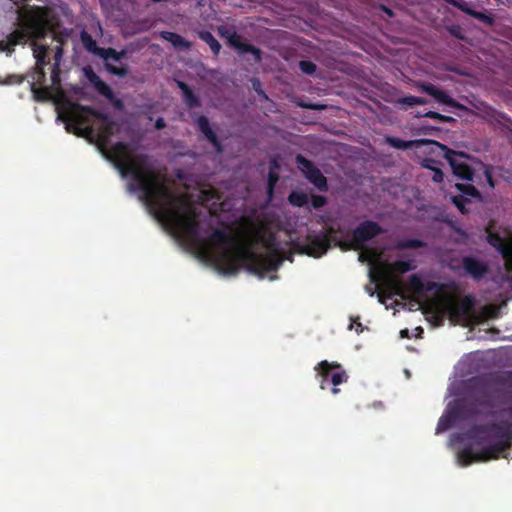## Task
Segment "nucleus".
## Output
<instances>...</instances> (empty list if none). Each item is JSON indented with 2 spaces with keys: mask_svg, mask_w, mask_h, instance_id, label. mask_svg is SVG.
<instances>
[{
  "mask_svg": "<svg viewBox=\"0 0 512 512\" xmlns=\"http://www.w3.org/2000/svg\"><path fill=\"white\" fill-rule=\"evenodd\" d=\"M107 158L121 177L131 176L130 192H140V199L150 213L169 226L198 254L223 275H236L241 268L263 276L276 270L281 260L273 254H257L225 229L215 228L208 239L200 233V211L187 196L172 191L165 174L149 165L146 154H133L125 142H116Z\"/></svg>",
  "mask_w": 512,
  "mask_h": 512,
  "instance_id": "f257e3e1",
  "label": "nucleus"
},
{
  "mask_svg": "<svg viewBox=\"0 0 512 512\" xmlns=\"http://www.w3.org/2000/svg\"><path fill=\"white\" fill-rule=\"evenodd\" d=\"M465 435L482 448L475 452L472 445H465L458 451L457 458L462 466L496 460L504 456L512 446V426L506 423L474 425Z\"/></svg>",
  "mask_w": 512,
  "mask_h": 512,
  "instance_id": "f03ea898",
  "label": "nucleus"
},
{
  "mask_svg": "<svg viewBox=\"0 0 512 512\" xmlns=\"http://www.w3.org/2000/svg\"><path fill=\"white\" fill-rule=\"evenodd\" d=\"M97 112L98 110L91 106L68 102L66 111L62 114L66 130L79 137H91L95 129L90 124V118H95Z\"/></svg>",
  "mask_w": 512,
  "mask_h": 512,
  "instance_id": "7ed1b4c3",
  "label": "nucleus"
},
{
  "mask_svg": "<svg viewBox=\"0 0 512 512\" xmlns=\"http://www.w3.org/2000/svg\"><path fill=\"white\" fill-rule=\"evenodd\" d=\"M389 288L394 295L401 297L403 300L410 299L417 304L418 299L423 297L425 293L439 289V284L434 281L424 283L422 277L415 273L408 277L406 285L400 279H389Z\"/></svg>",
  "mask_w": 512,
  "mask_h": 512,
  "instance_id": "20e7f679",
  "label": "nucleus"
},
{
  "mask_svg": "<svg viewBox=\"0 0 512 512\" xmlns=\"http://www.w3.org/2000/svg\"><path fill=\"white\" fill-rule=\"evenodd\" d=\"M384 233V229L379 223L373 220L362 221L351 233L350 240L339 241V247L343 251L348 250H364L365 244Z\"/></svg>",
  "mask_w": 512,
  "mask_h": 512,
  "instance_id": "39448f33",
  "label": "nucleus"
},
{
  "mask_svg": "<svg viewBox=\"0 0 512 512\" xmlns=\"http://www.w3.org/2000/svg\"><path fill=\"white\" fill-rule=\"evenodd\" d=\"M316 377L320 378V388L327 389L332 385L331 392L337 395L340 392L339 385L346 383L349 376L345 369L338 362L320 361L315 366Z\"/></svg>",
  "mask_w": 512,
  "mask_h": 512,
  "instance_id": "423d86ee",
  "label": "nucleus"
},
{
  "mask_svg": "<svg viewBox=\"0 0 512 512\" xmlns=\"http://www.w3.org/2000/svg\"><path fill=\"white\" fill-rule=\"evenodd\" d=\"M486 240L503 258L507 272L512 273V234L502 236L494 230V221H490L485 228Z\"/></svg>",
  "mask_w": 512,
  "mask_h": 512,
  "instance_id": "0eeeda50",
  "label": "nucleus"
},
{
  "mask_svg": "<svg viewBox=\"0 0 512 512\" xmlns=\"http://www.w3.org/2000/svg\"><path fill=\"white\" fill-rule=\"evenodd\" d=\"M294 246L300 253L319 258L329 250L330 243L326 234L309 233L304 241L295 242Z\"/></svg>",
  "mask_w": 512,
  "mask_h": 512,
  "instance_id": "6e6552de",
  "label": "nucleus"
},
{
  "mask_svg": "<svg viewBox=\"0 0 512 512\" xmlns=\"http://www.w3.org/2000/svg\"><path fill=\"white\" fill-rule=\"evenodd\" d=\"M434 143L439 145L441 149L445 151V158L448 160L453 174L456 177L462 180L474 181V170L467 163L466 159L468 157L465 153L453 151L438 142Z\"/></svg>",
  "mask_w": 512,
  "mask_h": 512,
  "instance_id": "1a4fd4ad",
  "label": "nucleus"
},
{
  "mask_svg": "<svg viewBox=\"0 0 512 512\" xmlns=\"http://www.w3.org/2000/svg\"><path fill=\"white\" fill-rule=\"evenodd\" d=\"M84 75L95 90L105 97L116 110L122 111L124 109V103L121 99L116 98L112 88L106 84L92 69L88 66L84 68Z\"/></svg>",
  "mask_w": 512,
  "mask_h": 512,
  "instance_id": "9d476101",
  "label": "nucleus"
},
{
  "mask_svg": "<svg viewBox=\"0 0 512 512\" xmlns=\"http://www.w3.org/2000/svg\"><path fill=\"white\" fill-rule=\"evenodd\" d=\"M24 31L28 32L31 41L44 38L47 33L46 19L43 8H37L36 12L28 13L24 19Z\"/></svg>",
  "mask_w": 512,
  "mask_h": 512,
  "instance_id": "9b49d317",
  "label": "nucleus"
},
{
  "mask_svg": "<svg viewBox=\"0 0 512 512\" xmlns=\"http://www.w3.org/2000/svg\"><path fill=\"white\" fill-rule=\"evenodd\" d=\"M221 36L225 37L229 44L238 50L239 53H251L256 62H260L262 59V52L256 46L250 43H244L241 41V36L236 31L230 29H220Z\"/></svg>",
  "mask_w": 512,
  "mask_h": 512,
  "instance_id": "f8f14e48",
  "label": "nucleus"
},
{
  "mask_svg": "<svg viewBox=\"0 0 512 512\" xmlns=\"http://www.w3.org/2000/svg\"><path fill=\"white\" fill-rule=\"evenodd\" d=\"M95 118L98 120L97 138L102 145H106L110 138L118 132L119 125L108 114L99 110L95 113Z\"/></svg>",
  "mask_w": 512,
  "mask_h": 512,
  "instance_id": "ddd939ff",
  "label": "nucleus"
},
{
  "mask_svg": "<svg viewBox=\"0 0 512 512\" xmlns=\"http://www.w3.org/2000/svg\"><path fill=\"white\" fill-rule=\"evenodd\" d=\"M461 262L465 273L476 281L483 279L489 273L488 265L474 256H464Z\"/></svg>",
  "mask_w": 512,
  "mask_h": 512,
  "instance_id": "4468645a",
  "label": "nucleus"
},
{
  "mask_svg": "<svg viewBox=\"0 0 512 512\" xmlns=\"http://www.w3.org/2000/svg\"><path fill=\"white\" fill-rule=\"evenodd\" d=\"M417 88L421 90L422 92H425L426 94L432 96L435 98L438 102L448 105L450 107L458 108V109H465V106L457 102L454 98L449 96L447 92L437 88L434 84L428 83V82H419L417 84Z\"/></svg>",
  "mask_w": 512,
  "mask_h": 512,
  "instance_id": "2eb2a0df",
  "label": "nucleus"
},
{
  "mask_svg": "<svg viewBox=\"0 0 512 512\" xmlns=\"http://www.w3.org/2000/svg\"><path fill=\"white\" fill-rule=\"evenodd\" d=\"M448 408L457 422L472 419L478 414L475 405L466 400H457L454 403H450Z\"/></svg>",
  "mask_w": 512,
  "mask_h": 512,
  "instance_id": "dca6fc26",
  "label": "nucleus"
},
{
  "mask_svg": "<svg viewBox=\"0 0 512 512\" xmlns=\"http://www.w3.org/2000/svg\"><path fill=\"white\" fill-rule=\"evenodd\" d=\"M98 56L104 59L105 61H108L109 59H112L114 61H119V57L117 55V50L114 48H102L99 50ZM106 70L112 74L119 77H125L129 73V69L126 66H114L108 62L105 63Z\"/></svg>",
  "mask_w": 512,
  "mask_h": 512,
  "instance_id": "f3484780",
  "label": "nucleus"
},
{
  "mask_svg": "<svg viewBox=\"0 0 512 512\" xmlns=\"http://www.w3.org/2000/svg\"><path fill=\"white\" fill-rule=\"evenodd\" d=\"M475 300L471 295H466L458 302L450 305V313L453 317L469 318L473 312Z\"/></svg>",
  "mask_w": 512,
  "mask_h": 512,
  "instance_id": "a211bd4d",
  "label": "nucleus"
},
{
  "mask_svg": "<svg viewBox=\"0 0 512 512\" xmlns=\"http://www.w3.org/2000/svg\"><path fill=\"white\" fill-rule=\"evenodd\" d=\"M196 124L198 129L204 134L205 138L212 144L215 150L221 153L223 151L222 144L216 133L210 127L208 118L204 115H201L197 118Z\"/></svg>",
  "mask_w": 512,
  "mask_h": 512,
  "instance_id": "6ab92c4d",
  "label": "nucleus"
},
{
  "mask_svg": "<svg viewBox=\"0 0 512 512\" xmlns=\"http://www.w3.org/2000/svg\"><path fill=\"white\" fill-rule=\"evenodd\" d=\"M416 269L414 260H396L386 266V269L382 271L385 277H390L391 274H405Z\"/></svg>",
  "mask_w": 512,
  "mask_h": 512,
  "instance_id": "aec40b11",
  "label": "nucleus"
},
{
  "mask_svg": "<svg viewBox=\"0 0 512 512\" xmlns=\"http://www.w3.org/2000/svg\"><path fill=\"white\" fill-rule=\"evenodd\" d=\"M177 87L182 92V98L183 102L186 105L187 108H199L201 107V100L200 98L193 92V90L190 88V86L183 82V81H176Z\"/></svg>",
  "mask_w": 512,
  "mask_h": 512,
  "instance_id": "412c9836",
  "label": "nucleus"
},
{
  "mask_svg": "<svg viewBox=\"0 0 512 512\" xmlns=\"http://www.w3.org/2000/svg\"><path fill=\"white\" fill-rule=\"evenodd\" d=\"M385 142L390 147H393L395 149L406 150V149H412V148H419L422 145L428 143L429 141L424 140V139L408 140L407 141V140H403V139H400V138H397L394 136H386Z\"/></svg>",
  "mask_w": 512,
  "mask_h": 512,
  "instance_id": "4be33fe9",
  "label": "nucleus"
},
{
  "mask_svg": "<svg viewBox=\"0 0 512 512\" xmlns=\"http://www.w3.org/2000/svg\"><path fill=\"white\" fill-rule=\"evenodd\" d=\"M33 56L36 59L37 68L41 69V66H46L49 63V47L47 45L38 44L36 41L30 43Z\"/></svg>",
  "mask_w": 512,
  "mask_h": 512,
  "instance_id": "5701e85b",
  "label": "nucleus"
},
{
  "mask_svg": "<svg viewBox=\"0 0 512 512\" xmlns=\"http://www.w3.org/2000/svg\"><path fill=\"white\" fill-rule=\"evenodd\" d=\"M160 37L163 40L170 42L175 48L187 50L191 47V43L189 41H187L181 35L175 32L162 31L160 32Z\"/></svg>",
  "mask_w": 512,
  "mask_h": 512,
  "instance_id": "b1692460",
  "label": "nucleus"
},
{
  "mask_svg": "<svg viewBox=\"0 0 512 512\" xmlns=\"http://www.w3.org/2000/svg\"><path fill=\"white\" fill-rule=\"evenodd\" d=\"M295 162H296L297 168L302 172V174L305 176L306 179L313 172H315V169L318 168L315 166V164L311 160L307 159L306 157H304L301 154L296 155Z\"/></svg>",
  "mask_w": 512,
  "mask_h": 512,
  "instance_id": "393cba45",
  "label": "nucleus"
},
{
  "mask_svg": "<svg viewBox=\"0 0 512 512\" xmlns=\"http://www.w3.org/2000/svg\"><path fill=\"white\" fill-rule=\"evenodd\" d=\"M307 180L321 192H326L329 189L327 178L322 174L319 168L315 169V172H313Z\"/></svg>",
  "mask_w": 512,
  "mask_h": 512,
  "instance_id": "a878e982",
  "label": "nucleus"
},
{
  "mask_svg": "<svg viewBox=\"0 0 512 512\" xmlns=\"http://www.w3.org/2000/svg\"><path fill=\"white\" fill-rule=\"evenodd\" d=\"M426 246V242L417 238L401 239L394 245L396 250L418 249Z\"/></svg>",
  "mask_w": 512,
  "mask_h": 512,
  "instance_id": "bb28decb",
  "label": "nucleus"
},
{
  "mask_svg": "<svg viewBox=\"0 0 512 512\" xmlns=\"http://www.w3.org/2000/svg\"><path fill=\"white\" fill-rule=\"evenodd\" d=\"M451 410L447 407L445 414L439 419L436 427V434L442 433L450 429L456 423Z\"/></svg>",
  "mask_w": 512,
  "mask_h": 512,
  "instance_id": "cd10ccee",
  "label": "nucleus"
},
{
  "mask_svg": "<svg viewBox=\"0 0 512 512\" xmlns=\"http://www.w3.org/2000/svg\"><path fill=\"white\" fill-rule=\"evenodd\" d=\"M80 40L82 45L88 52L98 56L99 50H101L102 48L97 46L96 41L86 30H82L80 32Z\"/></svg>",
  "mask_w": 512,
  "mask_h": 512,
  "instance_id": "c85d7f7f",
  "label": "nucleus"
},
{
  "mask_svg": "<svg viewBox=\"0 0 512 512\" xmlns=\"http://www.w3.org/2000/svg\"><path fill=\"white\" fill-rule=\"evenodd\" d=\"M395 103L399 105L403 109H407L408 107H412L414 105H424L428 103V100L422 97L418 96H404L401 98H398Z\"/></svg>",
  "mask_w": 512,
  "mask_h": 512,
  "instance_id": "c756f323",
  "label": "nucleus"
},
{
  "mask_svg": "<svg viewBox=\"0 0 512 512\" xmlns=\"http://www.w3.org/2000/svg\"><path fill=\"white\" fill-rule=\"evenodd\" d=\"M288 202L294 207H308V195L302 191H292L288 196Z\"/></svg>",
  "mask_w": 512,
  "mask_h": 512,
  "instance_id": "7c9ffc66",
  "label": "nucleus"
},
{
  "mask_svg": "<svg viewBox=\"0 0 512 512\" xmlns=\"http://www.w3.org/2000/svg\"><path fill=\"white\" fill-rule=\"evenodd\" d=\"M198 36L199 38L204 41L205 43H207L211 49V51L215 54V55H218L220 50H221V45L220 43L218 42V40L214 37V35L209 32V31H200L198 33Z\"/></svg>",
  "mask_w": 512,
  "mask_h": 512,
  "instance_id": "2f4dec72",
  "label": "nucleus"
},
{
  "mask_svg": "<svg viewBox=\"0 0 512 512\" xmlns=\"http://www.w3.org/2000/svg\"><path fill=\"white\" fill-rule=\"evenodd\" d=\"M28 39V32L23 29H16L7 36V43L11 47L26 42Z\"/></svg>",
  "mask_w": 512,
  "mask_h": 512,
  "instance_id": "473e14b6",
  "label": "nucleus"
},
{
  "mask_svg": "<svg viewBox=\"0 0 512 512\" xmlns=\"http://www.w3.org/2000/svg\"><path fill=\"white\" fill-rule=\"evenodd\" d=\"M459 191L474 198L480 197L479 191L471 184H456Z\"/></svg>",
  "mask_w": 512,
  "mask_h": 512,
  "instance_id": "72a5a7b5",
  "label": "nucleus"
},
{
  "mask_svg": "<svg viewBox=\"0 0 512 512\" xmlns=\"http://www.w3.org/2000/svg\"><path fill=\"white\" fill-rule=\"evenodd\" d=\"M31 91L35 100L44 101L48 98V92L46 88H39L35 82L31 83Z\"/></svg>",
  "mask_w": 512,
  "mask_h": 512,
  "instance_id": "f704fd0d",
  "label": "nucleus"
},
{
  "mask_svg": "<svg viewBox=\"0 0 512 512\" xmlns=\"http://www.w3.org/2000/svg\"><path fill=\"white\" fill-rule=\"evenodd\" d=\"M279 180L277 171L269 170L268 181H267V193L271 196L274 192V188Z\"/></svg>",
  "mask_w": 512,
  "mask_h": 512,
  "instance_id": "c9c22d12",
  "label": "nucleus"
},
{
  "mask_svg": "<svg viewBox=\"0 0 512 512\" xmlns=\"http://www.w3.org/2000/svg\"><path fill=\"white\" fill-rule=\"evenodd\" d=\"M323 234H326L328 239H329V243L331 244V241L335 242V245L339 246V241H341L340 239H338L335 234L337 233H340V234H343V231L340 227L338 228H335L333 226H329L327 228V230L325 232H322Z\"/></svg>",
  "mask_w": 512,
  "mask_h": 512,
  "instance_id": "e433bc0d",
  "label": "nucleus"
},
{
  "mask_svg": "<svg viewBox=\"0 0 512 512\" xmlns=\"http://www.w3.org/2000/svg\"><path fill=\"white\" fill-rule=\"evenodd\" d=\"M299 68L303 73L308 74V75L314 74L317 69L316 64L310 60L300 61Z\"/></svg>",
  "mask_w": 512,
  "mask_h": 512,
  "instance_id": "4c0bfd02",
  "label": "nucleus"
},
{
  "mask_svg": "<svg viewBox=\"0 0 512 512\" xmlns=\"http://www.w3.org/2000/svg\"><path fill=\"white\" fill-rule=\"evenodd\" d=\"M310 203L312 208L320 209L328 203V200L323 195H312Z\"/></svg>",
  "mask_w": 512,
  "mask_h": 512,
  "instance_id": "58836bf2",
  "label": "nucleus"
},
{
  "mask_svg": "<svg viewBox=\"0 0 512 512\" xmlns=\"http://www.w3.org/2000/svg\"><path fill=\"white\" fill-rule=\"evenodd\" d=\"M468 15L483 22V23H486V24L492 23V18L490 16L484 14L483 12H479V11L472 9L470 12H468Z\"/></svg>",
  "mask_w": 512,
  "mask_h": 512,
  "instance_id": "ea45409f",
  "label": "nucleus"
},
{
  "mask_svg": "<svg viewBox=\"0 0 512 512\" xmlns=\"http://www.w3.org/2000/svg\"><path fill=\"white\" fill-rule=\"evenodd\" d=\"M468 202V200L463 197L462 195L454 196L453 197V203L454 205L459 209L461 213H466L465 210V204Z\"/></svg>",
  "mask_w": 512,
  "mask_h": 512,
  "instance_id": "a19ab883",
  "label": "nucleus"
},
{
  "mask_svg": "<svg viewBox=\"0 0 512 512\" xmlns=\"http://www.w3.org/2000/svg\"><path fill=\"white\" fill-rule=\"evenodd\" d=\"M481 166L483 168V174L486 182L488 183L489 187L494 188L495 183L490 167L484 164H481Z\"/></svg>",
  "mask_w": 512,
  "mask_h": 512,
  "instance_id": "79ce46f5",
  "label": "nucleus"
},
{
  "mask_svg": "<svg viewBox=\"0 0 512 512\" xmlns=\"http://www.w3.org/2000/svg\"><path fill=\"white\" fill-rule=\"evenodd\" d=\"M415 117H417V118L427 117V118L434 119V120L441 122L442 114L435 112V111H427L425 113H417L415 115Z\"/></svg>",
  "mask_w": 512,
  "mask_h": 512,
  "instance_id": "37998d69",
  "label": "nucleus"
},
{
  "mask_svg": "<svg viewBox=\"0 0 512 512\" xmlns=\"http://www.w3.org/2000/svg\"><path fill=\"white\" fill-rule=\"evenodd\" d=\"M453 6L461 10L462 12L468 15L472 9L469 7L468 3L464 0H455Z\"/></svg>",
  "mask_w": 512,
  "mask_h": 512,
  "instance_id": "c03bdc74",
  "label": "nucleus"
},
{
  "mask_svg": "<svg viewBox=\"0 0 512 512\" xmlns=\"http://www.w3.org/2000/svg\"><path fill=\"white\" fill-rule=\"evenodd\" d=\"M63 56V48L62 46H57L54 54V64L56 70H58V67H60V62Z\"/></svg>",
  "mask_w": 512,
  "mask_h": 512,
  "instance_id": "a18cd8bd",
  "label": "nucleus"
},
{
  "mask_svg": "<svg viewBox=\"0 0 512 512\" xmlns=\"http://www.w3.org/2000/svg\"><path fill=\"white\" fill-rule=\"evenodd\" d=\"M494 121L495 123L497 124H504V123H510L512 124V120L510 118H508L505 114L503 113H496L494 115Z\"/></svg>",
  "mask_w": 512,
  "mask_h": 512,
  "instance_id": "49530a36",
  "label": "nucleus"
},
{
  "mask_svg": "<svg viewBox=\"0 0 512 512\" xmlns=\"http://www.w3.org/2000/svg\"><path fill=\"white\" fill-rule=\"evenodd\" d=\"M35 74H36L37 82H39V83L44 82L45 78H46L45 66H41V69L37 68V66H35Z\"/></svg>",
  "mask_w": 512,
  "mask_h": 512,
  "instance_id": "de8ad7c7",
  "label": "nucleus"
},
{
  "mask_svg": "<svg viewBox=\"0 0 512 512\" xmlns=\"http://www.w3.org/2000/svg\"><path fill=\"white\" fill-rule=\"evenodd\" d=\"M59 74H60V67H58V70H56L55 65H53L51 79L54 84L59 81Z\"/></svg>",
  "mask_w": 512,
  "mask_h": 512,
  "instance_id": "09e8293b",
  "label": "nucleus"
},
{
  "mask_svg": "<svg viewBox=\"0 0 512 512\" xmlns=\"http://www.w3.org/2000/svg\"><path fill=\"white\" fill-rule=\"evenodd\" d=\"M166 127V122L165 120L162 118V117H159L156 121H155V129L156 130H162Z\"/></svg>",
  "mask_w": 512,
  "mask_h": 512,
  "instance_id": "8fccbe9b",
  "label": "nucleus"
},
{
  "mask_svg": "<svg viewBox=\"0 0 512 512\" xmlns=\"http://www.w3.org/2000/svg\"><path fill=\"white\" fill-rule=\"evenodd\" d=\"M435 182H441L443 180V173L441 170H436L433 176Z\"/></svg>",
  "mask_w": 512,
  "mask_h": 512,
  "instance_id": "3c124183",
  "label": "nucleus"
},
{
  "mask_svg": "<svg viewBox=\"0 0 512 512\" xmlns=\"http://www.w3.org/2000/svg\"><path fill=\"white\" fill-rule=\"evenodd\" d=\"M260 81L258 79H254L253 80V88L255 91H257L258 93L260 94H264V92L260 89Z\"/></svg>",
  "mask_w": 512,
  "mask_h": 512,
  "instance_id": "603ef678",
  "label": "nucleus"
},
{
  "mask_svg": "<svg viewBox=\"0 0 512 512\" xmlns=\"http://www.w3.org/2000/svg\"><path fill=\"white\" fill-rule=\"evenodd\" d=\"M303 107H306V108H310V109H313V110H322L325 108L324 105H319V104H310V105H302Z\"/></svg>",
  "mask_w": 512,
  "mask_h": 512,
  "instance_id": "864d4df0",
  "label": "nucleus"
},
{
  "mask_svg": "<svg viewBox=\"0 0 512 512\" xmlns=\"http://www.w3.org/2000/svg\"><path fill=\"white\" fill-rule=\"evenodd\" d=\"M279 168V162L276 158L270 161V170L276 171Z\"/></svg>",
  "mask_w": 512,
  "mask_h": 512,
  "instance_id": "5fc2aeb1",
  "label": "nucleus"
},
{
  "mask_svg": "<svg viewBox=\"0 0 512 512\" xmlns=\"http://www.w3.org/2000/svg\"><path fill=\"white\" fill-rule=\"evenodd\" d=\"M381 10H382V11H383V12H384L388 17H393V16H394L393 11H392L390 8H388V7L384 6V5H381Z\"/></svg>",
  "mask_w": 512,
  "mask_h": 512,
  "instance_id": "6e6d98bb",
  "label": "nucleus"
},
{
  "mask_svg": "<svg viewBox=\"0 0 512 512\" xmlns=\"http://www.w3.org/2000/svg\"><path fill=\"white\" fill-rule=\"evenodd\" d=\"M455 121L456 120L453 117L442 114V118H441V122L442 123H452V122H455Z\"/></svg>",
  "mask_w": 512,
  "mask_h": 512,
  "instance_id": "4d7b16f0",
  "label": "nucleus"
},
{
  "mask_svg": "<svg viewBox=\"0 0 512 512\" xmlns=\"http://www.w3.org/2000/svg\"><path fill=\"white\" fill-rule=\"evenodd\" d=\"M400 336L402 338H409V330L408 329H403L400 331Z\"/></svg>",
  "mask_w": 512,
  "mask_h": 512,
  "instance_id": "13d9d810",
  "label": "nucleus"
},
{
  "mask_svg": "<svg viewBox=\"0 0 512 512\" xmlns=\"http://www.w3.org/2000/svg\"><path fill=\"white\" fill-rule=\"evenodd\" d=\"M117 55H118L119 61H120L126 56V51L125 50L117 51Z\"/></svg>",
  "mask_w": 512,
  "mask_h": 512,
  "instance_id": "bf43d9fd",
  "label": "nucleus"
},
{
  "mask_svg": "<svg viewBox=\"0 0 512 512\" xmlns=\"http://www.w3.org/2000/svg\"><path fill=\"white\" fill-rule=\"evenodd\" d=\"M449 267H450V269H452L453 271H458V270H459V268H460L459 266H456V265H454V264H452V263L449 265Z\"/></svg>",
  "mask_w": 512,
  "mask_h": 512,
  "instance_id": "052dcab7",
  "label": "nucleus"
},
{
  "mask_svg": "<svg viewBox=\"0 0 512 512\" xmlns=\"http://www.w3.org/2000/svg\"><path fill=\"white\" fill-rule=\"evenodd\" d=\"M366 289H367V291L369 292V295H370L371 297H373V296H374V293H375V292H374V290H373L371 287H368V286L366 287Z\"/></svg>",
  "mask_w": 512,
  "mask_h": 512,
  "instance_id": "680f3d73",
  "label": "nucleus"
},
{
  "mask_svg": "<svg viewBox=\"0 0 512 512\" xmlns=\"http://www.w3.org/2000/svg\"><path fill=\"white\" fill-rule=\"evenodd\" d=\"M446 3L453 5L455 0H444Z\"/></svg>",
  "mask_w": 512,
  "mask_h": 512,
  "instance_id": "e2e57ef3",
  "label": "nucleus"
},
{
  "mask_svg": "<svg viewBox=\"0 0 512 512\" xmlns=\"http://www.w3.org/2000/svg\"><path fill=\"white\" fill-rule=\"evenodd\" d=\"M446 3L453 5L455 0H444Z\"/></svg>",
  "mask_w": 512,
  "mask_h": 512,
  "instance_id": "0e129e2a",
  "label": "nucleus"
},
{
  "mask_svg": "<svg viewBox=\"0 0 512 512\" xmlns=\"http://www.w3.org/2000/svg\"><path fill=\"white\" fill-rule=\"evenodd\" d=\"M359 259H360L361 261H364L365 256H364L363 254H360Z\"/></svg>",
  "mask_w": 512,
  "mask_h": 512,
  "instance_id": "69168bd1",
  "label": "nucleus"
},
{
  "mask_svg": "<svg viewBox=\"0 0 512 512\" xmlns=\"http://www.w3.org/2000/svg\"><path fill=\"white\" fill-rule=\"evenodd\" d=\"M509 414L512 417V408L509 409Z\"/></svg>",
  "mask_w": 512,
  "mask_h": 512,
  "instance_id": "338daca9",
  "label": "nucleus"
},
{
  "mask_svg": "<svg viewBox=\"0 0 512 512\" xmlns=\"http://www.w3.org/2000/svg\"><path fill=\"white\" fill-rule=\"evenodd\" d=\"M379 301L383 303L382 297L379 295Z\"/></svg>",
  "mask_w": 512,
  "mask_h": 512,
  "instance_id": "774afa93",
  "label": "nucleus"
}]
</instances>
